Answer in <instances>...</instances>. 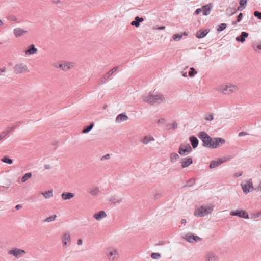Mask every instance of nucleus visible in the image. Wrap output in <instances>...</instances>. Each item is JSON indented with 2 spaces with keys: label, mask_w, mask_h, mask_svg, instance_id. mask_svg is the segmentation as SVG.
<instances>
[{
  "label": "nucleus",
  "mask_w": 261,
  "mask_h": 261,
  "mask_svg": "<svg viewBox=\"0 0 261 261\" xmlns=\"http://www.w3.org/2000/svg\"><path fill=\"white\" fill-rule=\"evenodd\" d=\"M142 98L143 101L150 105H158L165 101L164 95L161 93L154 95L149 93L147 95L143 96Z\"/></svg>",
  "instance_id": "nucleus-1"
},
{
  "label": "nucleus",
  "mask_w": 261,
  "mask_h": 261,
  "mask_svg": "<svg viewBox=\"0 0 261 261\" xmlns=\"http://www.w3.org/2000/svg\"><path fill=\"white\" fill-rule=\"evenodd\" d=\"M213 210V206H201L195 210L194 212V216L197 217H203L211 214Z\"/></svg>",
  "instance_id": "nucleus-2"
},
{
  "label": "nucleus",
  "mask_w": 261,
  "mask_h": 261,
  "mask_svg": "<svg viewBox=\"0 0 261 261\" xmlns=\"http://www.w3.org/2000/svg\"><path fill=\"white\" fill-rule=\"evenodd\" d=\"M198 137L201 139L203 142V146L205 147L210 148L213 138L211 137L206 132H200Z\"/></svg>",
  "instance_id": "nucleus-3"
},
{
  "label": "nucleus",
  "mask_w": 261,
  "mask_h": 261,
  "mask_svg": "<svg viewBox=\"0 0 261 261\" xmlns=\"http://www.w3.org/2000/svg\"><path fill=\"white\" fill-rule=\"evenodd\" d=\"M237 90L238 87L236 85L231 84L223 85L219 87V90L225 94H229Z\"/></svg>",
  "instance_id": "nucleus-4"
},
{
  "label": "nucleus",
  "mask_w": 261,
  "mask_h": 261,
  "mask_svg": "<svg viewBox=\"0 0 261 261\" xmlns=\"http://www.w3.org/2000/svg\"><path fill=\"white\" fill-rule=\"evenodd\" d=\"M29 71L27 65L22 63L16 64L13 67V72L16 74H23Z\"/></svg>",
  "instance_id": "nucleus-5"
},
{
  "label": "nucleus",
  "mask_w": 261,
  "mask_h": 261,
  "mask_svg": "<svg viewBox=\"0 0 261 261\" xmlns=\"http://www.w3.org/2000/svg\"><path fill=\"white\" fill-rule=\"evenodd\" d=\"M107 256L110 261H114L119 257V253L117 250L113 248H109L107 249Z\"/></svg>",
  "instance_id": "nucleus-6"
},
{
  "label": "nucleus",
  "mask_w": 261,
  "mask_h": 261,
  "mask_svg": "<svg viewBox=\"0 0 261 261\" xmlns=\"http://www.w3.org/2000/svg\"><path fill=\"white\" fill-rule=\"evenodd\" d=\"M74 64L72 62L63 61L59 65L54 64V66L56 68H59L63 71H67L70 70L74 67Z\"/></svg>",
  "instance_id": "nucleus-7"
},
{
  "label": "nucleus",
  "mask_w": 261,
  "mask_h": 261,
  "mask_svg": "<svg viewBox=\"0 0 261 261\" xmlns=\"http://www.w3.org/2000/svg\"><path fill=\"white\" fill-rule=\"evenodd\" d=\"M225 143V140L222 138L215 137L213 138L210 148H217Z\"/></svg>",
  "instance_id": "nucleus-8"
},
{
  "label": "nucleus",
  "mask_w": 261,
  "mask_h": 261,
  "mask_svg": "<svg viewBox=\"0 0 261 261\" xmlns=\"http://www.w3.org/2000/svg\"><path fill=\"white\" fill-rule=\"evenodd\" d=\"M234 156L232 155H227L222 158H219L217 160H213L210 163H224L225 162H233Z\"/></svg>",
  "instance_id": "nucleus-9"
},
{
  "label": "nucleus",
  "mask_w": 261,
  "mask_h": 261,
  "mask_svg": "<svg viewBox=\"0 0 261 261\" xmlns=\"http://www.w3.org/2000/svg\"><path fill=\"white\" fill-rule=\"evenodd\" d=\"M230 215L231 216H236L240 218L248 219L249 216L247 213L243 210H236L234 211H232L230 213Z\"/></svg>",
  "instance_id": "nucleus-10"
},
{
  "label": "nucleus",
  "mask_w": 261,
  "mask_h": 261,
  "mask_svg": "<svg viewBox=\"0 0 261 261\" xmlns=\"http://www.w3.org/2000/svg\"><path fill=\"white\" fill-rule=\"evenodd\" d=\"M192 151V148L189 144H181L178 149L180 155H187Z\"/></svg>",
  "instance_id": "nucleus-11"
},
{
  "label": "nucleus",
  "mask_w": 261,
  "mask_h": 261,
  "mask_svg": "<svg viewBox=\"0 0 261 261\" xmlns=\"http://www.w3.org/2000/svg\"><path fill=\"white\" fill-rule=\"evenodd\" d=\"M242 188L244 193H247L253 190V187L251 180H249L242 184Z\"/></svg>",
  "instance_id": "nucleus-12"
},
{
  "label": "nucleus",
  "mask_w": 261,
  "mask_h": 261,
  "mask_svg": "<svg viewBox=\"0 0 261 261\" xmlns=\"http://www.w3.org/2000/svg\"><path fill=\"white\" fill-rule=\"evenodd\" d=\"M8 253L10 255H12L16 257H20L23 254L25 253V251L24 250L21 249L14 248L9 250Z\"/></svg>",
  "instance_id": "nucleus-13"
},
{
  "label": "nucleus",
  "mask_w": 261,
  "mask_h": 261,
  "mask_svg": "<svg viewBox=\"0 0 261 261\" xmlns=\"http://www.w3.org/2000/svg\"><path fill=\"white\" fill-rule=\"evenodd\" d=\"M118 67L115 66L111 70L109 71L102 77L100 79V84L105 83L108 79L113 74L114 72L117 71Z\"/></svg>",
  "instance_id": "nucleus-14"
},
{
  "label": "nucleus",
  "mask_w": 261,
  "mask_h": 261,
  "mask_svg": "<svg viewBox=\"0 0 261 261\" xmlns=\"http://www.w3.org/2000/svg\"><path fill=\"white\" fill-rule=\"evenodd\" d=\"M28 31L20 28H16L13 30V34L16 38H19L27 34Z\"/></svg>",
  "instance_id": "nucleus-15"
},
{
  "label": "nucleus",
  "mask_w": 261,
  "mask_h": 261,
  "mask_svg": "<svg viewBox=\"0 0 261 261\" xmlns=\"http://www.w3.org/2000/svg\"><path fill=\"white\" fill-rule=\"evenodd\" d=\"M185 238L190 243L197 242L201 240L199 237L193 234L187 235L185 236Z\"/></svg>",
  "instance_id": "nucleus-16"
},
{
  "label": "nucleus",
  "mask_w": 261,
  "mask_h": 261,
  "mask_svg": "<svg viewBox=\"0 0 261 261\" xmlns=\"http://www.w3.org/2000/svg\"><path fill=\"white\" fill-rule=\"evenodd\" d=\"M70 236L69 233L67 232L64 234L62 237V242L63 246L65 247L69 245L70 244Z\"/></svg>",
  "instance_id": "nucleus-17"
},
{
  "label": "nucleus",
  "mask_w": 261,
  "mask_h": 261,
  "mask_svg": "<svg viewBox=\"0 0 261 261\" xmlns=\"http://www.w3.org/2000/svg\"><path fill=\"white\" fill-rule=\"evenodd\" d=\"M37 52V49L35 47L34 44H31L28 47V48L24 51L25 55H33L36 54Z\"/></svg>",
  "instance_id": "nucleus-18"
},
{
  "label": "nucleus",
  "mask_w": 261,
  "mask_h": 261,
  "mask_svg": "<svg viewBox=\"0 0 261 261\" xmlns=\"http://www.w3.org/2000/svg\"><path fill=\"white\" fill-rule=\"evenodd\" d=\"M210 32L209 29L199 30L196 33V37L197 38H202L204 37Z\"/></svg>",
  "instance_id": "nucleus-19"
},
{
  "label": "nucleus",
  "mask_w": 261,
  "mask_h": 261,
  "mask_svg": "<svg viewBox=\"0 0 261 261\" xmlns=\"http://www.w3.org/2000/svg\"><path fill=\"white\" fill-rule=\"evenodd\" d=\"M128 119V116L124 113L119 114L116 118L115 121L117 123L126 121Z\"/></svg>",
  "instance_id": "nucleus-20"
},
{
  "label": "nucleus",
  "mask_w": 261,
  "mask_h": 261,
  "mask_svg": "<svg viewBox=\"0 0 261 261\" xmlns=\"http://www.w3.org/2000/svg\"><path fill=\"white\" fill-rule=\"evenodd\" d=\"M213 5L212 3H209L207 5L203 6L202 8L203 10V14L204 15H207L210 13L211 10L212 9Z\"/></svg>",
  "instance_id": "nucleus-21"
},
{
  "label": "nucleus",
  "mask_w": 261,
  "mask_h": 261,
  "mask_svg": "<svg viewBox=\"0 0 261 261\" xmlns=\"http://www.w3.org/2000/svg\"><path fill=\"white\" fill-rule=\"evenodd\" d=\"M107 214L104 211H99V212L95 213L93 215V217L97 221H100L102 219L106 217Z\"/></svg>",
  "instance_id": "nucleus-22"
},
{
  "label": "nucleus",
  "mask_w": 261,
  "mask_h": 261,
  "mask_svg": "<svg viewBox=\"0 0 261 261\" xmlns=\"http://www.w3.org/2000/svg\"><path fill=\"white\" fill-rule=\"evenodd\" d=\"M249 34L246 32H241L240 36H238L236 39L237 41L243 43L245 41V38L248 36Z\"/></svg>",
  "instance_id": "nucleus-23"
},
{
  "label": "nucleus",
  "mask_w": 261,
  "mask_h": 261,
  "mask_svg": "<svg viewBox=\"0 0 261 261\" xmlns=\"http://www.w3.org/2000/svg\"><path fill=\"white\" fill-rule=\"evenodd\" d=\"M143 21L144 18L143 17L136 16L135 17L134 20L131 22L130 24L132 26L138 27L140 26V23L143 22Z\"/></svg>",
  "instance_id": "nucleus-24"
},
{
  "label": "nucleus",
  "mask_w": 261,
  "mask_h": 261,
  "mask_svg": "<svg viewBox=\"0 0 261 261\" xmlns=\"http://www.w3.org/2000/svg\"><path fill=\"white\" fill-rule=\"evenodd\" d=\"M189 139L193 148L194 149L196 148L198 146L199 143L198 139L194 136H192L190 137Z\"/></svg>",
  "instance_id": "nucleus-25"
},
{
  "label": "nucleus",
  "mask_w": 261,
  "mask_h": 261,
  "mask_svg": "<svg viewBox=\"0 0 261 261\" xmlns=\"http://www.w3.org/2000/svg\"><path fill=\"white\" fill-rule=\"evenodd\" d=\"M218 257L213 253L206 254L205 261H217Z\"/></svg>",
  "instance_id": "nucleus-26"
},
{
  "label": "nucleus",
  "mask_w": 261,
  "mask_h": 261,
  "mask_svg": "<svg viewBox=\"0 0 261 261\" xmlns=\"http://www.w3.org/2000/svg\"><path fill=\"white\" fill-rule=\"evenodd\" d=\"M62 198L64 200L70 199L74 196V194L70 192H64L61 195Z\"/></svg>",
  "instance_id": "nucleus-27"
},
{
  "label": "nucleus",
  "mask_w": 261,
  "mask_h": 261,
  "mask_svg": "<svg viewBox=\"0 0 261 261\" xmlns=\"http://www.w3.org/2000/svg\"><path fill=\"white\" fill-rule=\"evenodd\" d=\"M154 140V139L153 137L151 136H145L144 137L142 140H141V142L143 143L144 144H147L150 141H153Z\"/></svg>",
  "instance_id": "nucleus-28"
},
{
  "label": "nucleus",
  "mask_w": 261,
  "mask_h": 261,
  "mask_svg": "<svg viewBox=\"0 0 261 261\" xmlns=\"http://www.w3.org/2000/svg\"><path fill=\"white\" fill-rule=\"evenodd\" d=\"M179 158V156L176 153H172L170 154V161L172 163L176 162L177 160Z\"/></svg>",
  "instance_id": "nucleus-29"
},
{
  "label": "nucleus",
  "mask_w": 261,
  "mask_h": 261,
  "mask_svg": "<svg viewBox=\"0 0 261 261\" xmlns=\"http://www.w3.org/2000/svg\"><path fill=\"white\" fill-rule=\"evenodd\" d=\"M42 194L43 195L45 198H49L53 196V190H49L48 191L42 192Z\"/></svg>",
  "instance_id": "nucleus-30"
},
{
  "label": "nucleus",
  "mask_w": 261,
  "mask_h": 261,
  "mask_svg": "<svg viewBox=\"0 0 261 261\" xmlns=\"http://www.w3.org/2000/svg\"><path fill=\"white\" fill-rule=\"evenodd\" d=\"M93 126H94V123H91L89 126H87L83 128V129L82 130V133H88L90 130H91L93 128Z\"/></svg>",
  "instance_id": "nucleus-31"
},
{
  "label": "nucleus",
  "mask_w": 261,
  "mask_h": 261,
  "mask_svg": "<svg viewBox=\"0 0 261 261\" xmlns=\"http://www.w3.org/2000/svg\"><path fill=\"white\" fill-rule=\"evenodd\" d=\"M166 126H167V128L168 129L175 130L177 127V124L176 122H174L172 124L169 123V124H167Z\"/></svg>",
  "instance_id": "nucleus-32"
},
{
  "label": "nucleus",
  "mask_w": 261,
  "mask_h": 261,
  "mask_svg": "<svg viewBox=\"0 0 261 261\" xmlns=\"http://www.w3.org/2000/svg\"><path fill=\"white\" fill-rule=\"evenodd\" d=\"M1 161L5 163H13V160L9 158L8 156H4Z\"/></svg>",
  "instance_id": "nucleus-33"
},
{
  "label": "nucleus",
  "mask_w": 261,
  "mask_h": 261,
  "mask_svg": "<svg viewBox=\"0 0 261 261\" xmlns=\"http://www.w3.org/2000/svg\"><path fill=\"white\" fill-rule=\"evenodd\" d=\"M180 163H193V160L190 157H186L181 160Z\"/></svg>",
  "instance_id": "nucleus-34"
},
{
  "label": "nucleus",
  "mask_w": 261,
  "mask_h": 261,
  "mask_svg": "<svg viewBox=\"0 0 261 261\" xmlns=\"http://www.w3.org/2000/svg\"><path fill=\"white\" fill-rule=\"evenodd\" d=\"M182 37V34H175L173 35L172 38L175 41H179Z\"/></svg>",
  "instance_id": "nucleus-35"
},
{
  "label": "nucleus",
  "mask_w": 261,
  "mask_h": 261,
  "mask_svg": "<svg viewBox=\"0 0 261 261\" xmlns=\"http://www.w3.org/2000/svg\"><path fill=\"white\" fill-rule=\"evenodd\" d=\"M190 70L189 71L188 74H189V76L190 77L194 76L197 73L196 70L193 67L190 68Z\"/></svg>",
  "instance_id": "nucleus-36"
},
{
  "label": "nucleus",
  "mask_w": 261,
  "mask_h": 261,
  "mask_svg": "<svg viewBox=\"0 0 261 261\" xmlns=\"http://www.w3.org/2000/svg\"><path fill=\"white\" fill-rule=\"evenodd\" d=\"M227 27V24L225 23H222L220 25H218L217 30L218 32H221L223 31Z\"/></svg>",
  "instance_id": "nucleus-37"
},
{
  "label": "nucleus",
  "mask_w": 261,
  "mask_h": 261,
  "mask_svg": "<svg viewBox=\"0 0 261 261\" xmlns=\"http://www.w3.org/2000/svg\"><path fill=\"white\" fill-rule=\"evenodd\" d=\"M99 190L98 188H95L90 190L89 193L93 195H96L98 194Z\"/></svg>",
  "instance_id": "nucleus-38"
},
{
  "label": "nucleus",
  "mask_w": 261,
  "mask_h": 261,
  "mask_svg": "<svg viewBox=\"0 0 261 261\" xmlns=\"http://www.w3.org/2000/svg\"><path fill=\"white\" fill-rule=\"evenodd\" d=\"M243 17V13H240L237 17V20L236 21H233L232 22V24L235 25L237 24V22H239L241 21Z\"/></svg>",
  "instance_id": "nucleus-39"
},
{
  "label": "nucleus",
  "mask_w": 261,
  "mask_h": 261,
  "mask_svg": "<svg viewBox=\"0 0 261 261\" xmlns=\"http://www.w3.org/2000/svg\"><path fill=\"white\" fill-rule=\"evenodd\" d=\"M31 173H26L24 176L22 178V182H24L27 180H28L29 178H31Z\"/></svg>",
  "instance_id": "nucleus-40"
},
{
  "label": "nucleus",
  "mask_w": 261,
  "mask_h": 261,
  "mask_svg": "<svg viewBox=\"0 0 261 261\" xmlns=\"http://www.w3.org/2000/svg\"><path fill=\"white\" fill-rule=\"evenodd\" d=\"M56 218V215H52V216L47 218L44 221L47 222H50L54 221L55 220Z\"/></svg>",
  "instance_id": "nucleus-41"
},
{
  "label": "nucleus",
  "mask_w": 261,
  "mask_h": 261,
  "mask_svg": "<svg viewBox=\"0 0 261 261\" xmlns=\"http://www.w3.org/2000/svg\"><path fill=\"white\" fill-rule=\"evenodd\" d=\"M8 135V131H3L0 133V141Z\"/></svg>",
  "instance_id": "nucleus-42"
},
{
  "label": "nucleus",
  "mask_w": 261,
  "mask_h": 261,
  "mask_svg": "<svg viewBox=\"0 0 261 261\" xmlns=\"http://www.w3.org/2000/svg\"><path fill=\"white\" fill-rule=\"evenodd\" d=\"M260 216H261V212H256V213H253V214H252L251 216V218L255 219V218H258Z\"/></svg>",
  "instance_id": "nucleus-43"
},
{
  "label": "nucleus",
  "mask_w": 261,
  "mask_h": 261,
  "mask_svg": "<svg viewBox=\"0 0 261 261\" xmlns=\"http://www.w3.org/2000/svg\"><path fill=\"white\" fill-rule=\"evenodd\" d=\"M7 18L9 20L12 21H16L17 20V18L13 15L8 16Z\"/></svg>",
  "instance_id": "nucleus-44"
},
{
  "label": "nucleus",
  "mask_w": 261,
  "mask_h": 261,
  "mask_svg": "<svg viewBox=\"0 0 261 261\" xmlns=\"http://www.w3.org/2000/svg\"><path fill=\"white\" fill-rule=\"evenodd\" d=\"M254 16L258 19L261 20V12L255 11L253 13Z\"/></svg>",
  "instance_id": "nucleus-45"
},
{
  "label": "nucleus",
  "mask_w": 261,
  "mask_h": 261,
  "mask_svg": "<svg viewBox=\"0 0 261 261\" xmlns=\"http://www.w3.org/2000/svg\"><path fill=\"white\" fill-rule=\"evenodd\" d=\"M204 119L207 121H212L214 119L213 115L212 114L207 115L205 116Z\"/></svg>",
  "instance_id": "nucleus-46"
},
{
  "label": "nucleus",
  "mask_w": 261,
  "mask_h": 261,
  "mask_svg": "<svg viewBox=\"0 0 261 261\" xmlns=\"http://www.w3.org/2000/svg\"><path fill=\"white\" fill-rule=\"evenodd\" d=\"M160 256V254L158 253H152L151 255V257L153 259H158Z\"/></svg>",
  "instance_id": "nucleus-47"
},
{
  "label": "nucleus",
  "mask_w": 261,
  "mask_h": 261,
  "mask_svg": "<svg viewBox=\"0 0 261 261\" xmlns=\"http://www.w3.org/2000/svg\"><path fill=\"white\" fill-rule=\"evenodd\" d=\"M253 47L255 50H256L257 49L260 50L261 49V42H260L257 45L253 44Z\"/></svg>",
  "instance_id": "nucleus-48"
},
{
  "label": "nucleus",
  "mask_w": 261,
  "mask_h": 261,
  "mask_svg": "<svg viewBox=\"0 0 261 261\" xmlns=\"http://www.w3.org/2000/svg\"><path fill=\"white\" fill-rule=\"evenodd\" d=\"M247 2V0H241L239 2V4H240V5H241L242 6H244V7H246Z\"/></svg>",
  "instance_id": "nucleus-49"
},
{
  "label": "nucleus",
  "mask_w": 261,
  "mask_h": 261,
  "mask_svg": "<svg viewBox=\"0 0 261 261\" xmlns=\"http://www.w3.org/2000/svg\"><path fill=\"white\" fill-rule=\"evenodd\" d=\"M110 158V154H107L103 156H102L101 159H100V161H103L105 159H108Z\"/></svg>",
  "instance_id": "nucleus-50"
},
{
  "label": "nucleus",
  "mask_w": 261,
  "mask_h": 261,
  "mask_svg": "<svg viewBox=\"0 0 261 261\" xmlns=\"http://www.w3.org/2000/svg\"><path fill=\"white\" fill-rule=\"evenodd\" d=\"M166 120L164 118H161L158 120V123L161 124H165L166 122Z\"/></svg>",
  "instance_id": "nucleus-51"
},
{
  "label": "nucleus",
  "mask_w": 261,
  "mask_h": 261,
  "mask_svg": "<svg viewBox=\"0 0 261 261\" xmlns=\"http://www.w3.org/2000/svg\"><path fill=\"white\" fill-rule=\"evenodd\" d=\"M247 135V133L246 132H241L239 133L238 136L239 137H242Z\"/></svg>",
  "instance_id": "nucleus-52"
},
{
  "label": "nucleus",
  "mask_w": 261,
  "mask_h": 261,
  "mask_svg": "<svg viewBox=\"0 0 261 261\" xmlns=\"http://www.w3.org/2000/svg\"><path fill=\"white\" fill-rule=\"evenodd\" d=\"M51 2L53 4H59L61 3L60 0H51Z\"/></svg>",
  "instance_id": "nucleus-53"
},
{
  "label": "nucleus",
  "mask_w": 261,
  "mask_h": 261,
  "mask_svg": "<svg viewBox=\"0 0 261 261\" xmlns=\"http://www.w3.org/2000/svg\"><path fill=\"white\" fill-rule=\"evenodd\" d=\"M201 11H202L201 9L198 8L195 10V13L196 14H199Z\"/></svg>",
  "instance_id": "nucleus-54"
},
{
  "label": "nucleus",
  "mask_w": 261,
  "mask_h": 261,
  "mask_svg": "<svg viewBox=\"0 0 261 261\" xmlns=\"http://www.w3.org/2000/svg\"><path fill=\"white\" fill-rule=\"evenodd\" d=\"M245 8V7H244V6H242L241 5H240L238 8H237V10L238 11H242L243 9H244Z\"/></svg>",
  "instance_id": "nucleus-55"
},
{
  "label": "nucleus",
  "mask_w": 261,
  "mask_h": 261,
  "mask_svg": "<svg viewBox=\"0 0 261 261\" xmlns=\"http://www.w3.org/2000/svg\"><path fill=\"white\" fill-rule=\"evenodd\" d=\"M6 71V68L5 67L0 69V74L3 72H5Z\"/></svg>",
  "instance_id": "nucleus-56"
},
{
  "label": "nucleus",
  "mask_w": 261,
  "mask_h": 261,
  "mask_svg": "<svg viewBox=\"0 0 261 261\" xmlns=\"http://www.w3.org/2000/svg\"><path fill=\"white\" fill-rule=\"evenodd\" d=\"M218 164H210V168H215L217 166Z\"/></svg>",
  "instance_id": "nucleus-57"
},
{
  "label": "nucleus",
  "mask_w": 261,
  "mask_h": 261,
  "mask_svg": "<svg viewBox=\"0 0 261 261\" xmlns=\"http://www.w3.org/2000/svg\"><path fill=\"white\" fill-rule=\"evenodd\" d=\"M21 207H22V206H21V205H19V204H18V205H17L15 206V208H16L17 210H18L20 209Z\"/></svg>",
  "instance_id": "nucleus-58"
},
{
  "label": "nucleus",
  "mask_w": 261,
  "mask_h": 261,
  "mask_svg": "<svg viewBox=\"0 0 261 261\" xmlns=\"http://www.w3.org/2000/svg\"><path fill=\"white\" fill-rule=\"evenodd\" d=\"M82 242H82V240L81 239H79V240H78V241H77V244H78L79 245H82Z\"/></svg>",
  "instance_id": "nucleus-59"
},
{
  "label": "nucleus",
  "mask_w": 261,
  "mask_h": 261,
  "mask_svg": "<svg viewBox=\"0 0 261 261\" xmlns=\"http://www.w3.org/2000/svg\"><path fill=\"white\" fill-rule=\"evenodd\" d=\"M189 165V164H182L181 168H184L187 167Z\"/></svg>",
  "instance_id": "nucleus-60"
},
{
  "label": "nucleus",
  "mask_w": 261,
  "mask_h": 261,
  "mask_svg": "<svg viewBox=\"0 0 261 261\" xmlns=\"http://www.w3.org/2000/svg\"><path fill=\"white\" fill-rule=\"evenodd\" d=\"M159 30H164L165 29V26H161L158 28Z\"/></svg>",
  "instance_id": "nucleus-61"
},
{
  "label": "nucleus",
  "mask_w": 261,
  "mask_h": 261,
  "mask_svg": "<svg viewBox=\"0 0 261 261\" xmlns=\"http://www.w3.org/2000/svg\"><path fill=\"white\" fill-rule=\"evenodd\" d=\"M21 124V122H17L16 124H15V126H17V127H18Z\"/></svg>",
  "instance_id": "nucleus-62"
},
{
  "label": "nucleus",
  "mask_w": 261,
  "mask_h": 261,
  "mask_svg": "<svg viewBox=\"0 0 261 261\" xmlns=\"http://www.w3.org/2000/svg\"><path fill=\"white\" fill-rule=\"evenodd\" d=\"M45 169H48L50 168V166L48 165H46L44 167Z\"/></svg>",
  "instance_id": "nucleus-63"
},
{
  "label": "nucleus",
  "mask_w": 261,
  "mask_h": 261,
  "mask_svg": "<svg viewBox=\"0 0 261 261\" xmlns=\"http://www.w3.org/2000/svg\"><path fill=\"white\" fill-rule=\"evenodd\" d=\"M258 189L259 190H261V181H260V183H259V186H258Z\"/></svg>",
  "instance_id": "nucleus-64"
}]
</instances>
